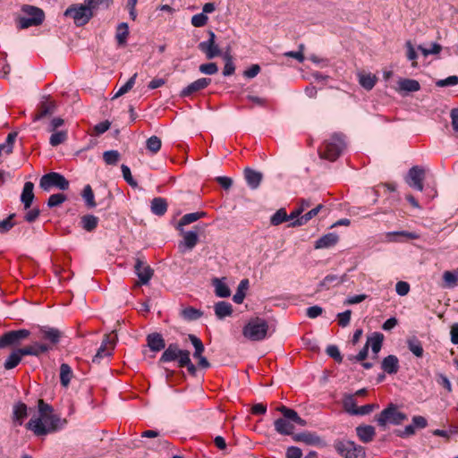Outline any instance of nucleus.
<instances>
[{"mask_svg":"<svg viewBox=\"0 0 458 458\" xmlns=\"http://www.w3.org/2000/svg\"><path fill=\"white\" fill-rule=\"evenodd\" d=\"M399 90L405 92H416L420 89L418 81L412 79H401L398 81Z\"/></svg>","mask_w":458,"mask_h":458,"instance_id":"7c9ffc66","label":"nucleus"},{"mask_svg":"<svg viewBox=\"0 0 458 458\" xmlns=\"http://www.w3.org/2000/svg\"><path fill=\"white\" fill-rule=\"evenodd\" d=\"M377 81V78L375 75L371 73H360L359 74V82L360 84L367 90H370L373 89Z\"/></svg>","mask_w":458,"mask_h":458,"instance_id":"4c0bfd02","label":"nucleus"},{"mask_svg":"<svg viewBox=\"0 0 458 458\" xmlns=\"http://www.w3.org/2000/svg\"><path fill=\"white\" fill-rule=\"evenodd\" d=\"M148 346L153 352H159L165 347L163 336L158 333L149 334L147 336Z\"/></svg>","mask_w":458,"mask_h":458,"instance_id":"393cba45","label":"nucleus"},{"mask_svg":"<svg viewBox=\"0 0 458 458\" xmlns=\"http://www.w3.org/2000/svg\"><path fill=\"white\" fill-rule=\"evenodd\" d=\"M15 215L12 214L7 218L0 221V233L9 232L14 225L13 218Z\"/></svg>","mask_w":458,"mask_h":458,"instance_id":"13d9d810","label":"nucleus"},{"mask_svg":"<svg viewBox=\"0 0 458 458\" xmlns=\"http://www.w3.org/2000/svg\"><path fill=\"white\" fill-rule=\"evenodd\" d=\"M443 279L445 283V285L449 288H453L458 285V267L454 271L444 272Z\"/></svg>","mask_w":458,"mask_h":458,"instance_id":"37998d69","label":"nucleus"},{"mask_svg":"<svg viewBox=\"0 0 458 458\" xmlns=\"http://www.w3.org/2000/svg\"><path fill=\"white\" fill-rule=\"evenodd\" d=\"M352 311L350 310L337 315L338 325L342 327H345L349 325L351 320Z\"/></svg>","mask_w":458,"mask_h":458,"instance_id":"338daca9","label":"nucleus"},{"mask_svg":"<svg viewBox=\"0 0 458 458\" xmlns=\"http://www.w3.org/2000/svg\"><path fill=\"white\" fill-rule=\"evenodd\" d=\"M244 177L251 189H257L262 180V174L250 168L244 170Z\"/></svg>","mask_w":458,"mask_h":458,"instance_id":"a878e982","label":"nucleus"},{"mask_svg":"<svg viewBox=\"0 0 458 458\" xmlns=\"http://www.w3.org/2000/svg\"><path fill=\"white\" fill-rule=\"evenodd\" d=\"M233 312V307L225 301H219L215 305V313L218 318H224L230 316Z\"/></svg>","mask_w":458,"mask_h":458,"instance_id":"473e14b6","label":"nucleus"},{"mask_svg":"<svg viewBox=\"0 0 458 458\" xmlns=\"http://www.w3.org/2000/svg\"><path fill=\"white\" fill-rule=\"evenodd\" d=\"M335 451L344 458H365V448L350 440H337L334 444Z\"/></svg>","mask_w":458,"mask_h":458,"instance_id":"39448f33","label":"nucleus"},{"mask_svg":"<svg viewBox=\"0 0 458 458\" xmlns=\"http://www.w3.org/2000/svg\"><path fill=\"white\" fill-rule=\"evenodd\" d=\"M458 84V76L452 75L444 80H439L436 82L437 87H448V86H455Z\"/></svg>","mask_w":458,"mask_h":458,"instance_id":"69168bd1","label":"nucleus"},{"mask_svg":"<svg viewBox=\"0 0 458 458\" xmlns=\"http://www.w3.org/2000/svg\"><path fill=\"white\" fill-rule=\"evenodd\" d=\"M225 64L224 67L223 74L225 76H230V75L233 74V72L235 71V66L232 61L231 55H225Z\"/></svg>","mask_w":458,"mask_h":458,"instance_id":"0e129e2a","label":"nucleus"},{"mask_svg":"<svg viewBox=\"0 0 458 458\" xmlns=\"http://www.w3.org/2000/svg\"><path fill=\"white\" fill-rule=\"evenodd\" d=\"M293 439L296 442H302L310 445H318L321 442L320 437L317 434L311 432L295 434L293 435Z\"/></svg>","mask_w":458,"mask_h":458,"instance_id":"b1692460","label":"nucleus"},{"mask_svg":"<svg viewBox=\"0 0 458 458\" xmlns=\"http://www.w3.org/2000/svg\"><path fill=\"white\" fill-rule=\"evenodd\" d=\"M216 295L220 298L229 297L231 294L229 287L218 278L213 280Z\"/></svg>","mask_w":458,"mask_h":458,"instance_id":"c9c22d12","label":"nucleus"},{"mask_svg":"<svg viewBox=\"0 0 458 458\" xmlns=\"http://www.w3.org/2000/svg\"><path fill=\"white\" fill-rule=\"evenodd\" d=\"M206 216L205 212H194L184 215L179 221L178 228L190 225Z\"/></svg>","mask_w":458,"mask_h":458,"instance_id":"ea45409f","label":"nucleus"},{"mask_svg":"<svg viewBox=\"0 0 458 458\" xmlns=\"http://www.w3.org/2000/svg\"><path fill=\"white\" fill-rule=\"evenodd\" d=\"M407 420V415L398 411L394 404H389L376 418L379 427L385 428L387 423L400 425Z\"/></svg>","mask_w":458,"mask_h":458,"instance_id":"423d86ee","label":"nucleus"},{"mask_svg":"<svg viewBox=\"0 0 458 458\" xmlns=\"http://www.w3.org/2000/svg\"><path fill=\"white\" fill-rule=\"evenodd\" d=\"M208 36V39L200 42L198 47L202 53L205 54L207 59L210 60L221 55L222 51L216 42V34L212 30H209Z\"/></svg>","mask_w":458,"mask_h":458,"instance_id":"f8f14e48","label":"nucleus"},{"mask_svg":"<svg viewBox=\"0 0 458 458\" xmlns=\"http://www.w3.org/2000/svg\"><path fill=\"white\" fill-rule=\"evenodd\" d=\"M52 135L49 139V143L51 146L53 147H56L62 143H64V141H66L67 138H68V133H67V131H52Z\"/></svg>","mask_w":458,"mask_h":458,"instance_id":"c03bdc74","label":"nucleus"},{"mask_svg":"<svg viewBox=\"0 0 458 458\" xmlns=\"http://www.w3.org/2000/svg\"><path fill=\"white\" fill-rule=\"evenodd\" d=\"M345 148V142L342 134H334L329 140H325L318 150L319 157L329 161L336 160Z\"/></svg>","mask_w":458,"mask_h":458,"instance_id":"20e7f679","label":"nucleus"},{"mask_svg":"<svg viewBox=\"0 0 458 458\" xmlns=\"http://www.w3.org/2000/svg\"><path fill=\"white\" fill-rule=\"evenodd\" d=\"M339 237L335 233H329L319 239H318L315 242V249H326L335 246L338 242Z\"/></svg>","mask_w":458,"mask_h":458,"instance_id":"412c9836","label":"nucleus"},{"mask_svg":"<svg viewBox=\"0 0 458 458\" xmlns=\"http://www.w3.org/2000/svg\"><path fill=\"white\" fill-rule=\"evenodd\" d=\"M407 344H408L409 350L416 357L420 358L423 356L424 350H423L420 341L418 338L412 337V338L408 339Z\"/></svg>","mask_w":458,"mask_h":458,"instance_id":"a19ab883","label":"nucleus"},{"mask_svg":"<svg viewBox=\"0 0 458 458\" xmlns=\"http://www.w3.org/2000/svg\"><path fill=\"white\" fill-rule=\"evenodd\" d=\"M151 212L157 216H163L167 211V202L165 199L157 197L151 200Z\"/></svg>","mask_w":458,"mask_h":458,"instance_id":"c756f323","label":"nucleus"},{"mask_svg":"<svg viewBox=\"0 0 458 458\" xmlns=\"http://www.w3.org/2000/svg\"><path fill=\"white\" fill-rule=\"evenodd\" d=\"M30 335L28 329L12 330L0 336V349L17 346Z\"/></svg>","mask_w":458,"mask_h":458,"instance_id":"1a4fd4ad","label":"nucleus"},{"mask_svg":"<svg viewBox=\"0 0 458 458\" xmlns=\"http://www.w3.org/2000/svg\"><path fill=\"white\" fill-rule=\"evenodd\" d=\"M121 170H122L123 176V179L125 180V182L128 184H130L131 187H136L137 186V182L132 178V175H131L130 168L127 165H122Z\"/></svg>","mask_w":458,"mask_h":458,"instance_id":"e2e57ef3","label":"nucleus"},{"mask_svg":"<svg viewBox=\"0 0 458 458\" xmlns=\"http://www.w3.org/2000/svg\"><path fill=\"white\" fill-rule=\"evenodd\" d=\"M345 280L346 275H344L342 276H337L336 275H328L323 279L321 284L323 286L329 288L331 285H339L344 283Z\"/></svg>","mask_w":458,"mask_h":458,"instance_id":"a18cd8bd","label":"nucleus"},{"mask_svg":"<svg viewBox=\"0 0 458 458\" xmlns=\"http://www.w3.org/2000/svg\"><path fill=\"white\" fill-rule=\"evenodd\" d=\"M134 271L139 277V281L135 283V286L147 284L154 275V270L140 257H137L135 259Z\"/></svg>","mask_w":458,"mask_h":458,"instance_id":"9b49d317","label":"nucleus"},{"mask_svg":"<svg viewBox=\"0 0 458 458\" xmlns=\"http://www.w3.org/2000/svg\"><path fill=\"white\" fill-rule=\"evenodd\" d=\"M382 369L388 374H395L399 369V360L394 355H388L382 361Z\"/></svg>","mask_w":458,"mask_h":458,"instance_id":"cd10ccee","label":"nucleus"},{"mask_svg":"<svg viewBox=\"0 0 458 458\" xmlns=\"http://www.w3.org/2000/svg\"><path fill=\"white\" fill-rule=\"evenodd\" d=\"M55 110V103L49 98L42 101L35 114L34 120H39L43 117L52 114Z\"/></svg>","mask_w":458,"mask_h":458,"instance_id":"6ab92c4d","label":"nucleus"},{"mask_svg":"<svg viewBox=\"0 0 458 458\" xmlns=\"http://www.w3.org/2000/svg\"><path fill=\"white\" fill-rule=\"evenodd\" d=\"M183 353H190L187 350H181L177 344H170L161 355V362H171L178 360L183 357Z\"/></svg>","mask_w":458,"mask_h":458,"instance_id":"2eb2a0df","label":"nucleus"},{"mask_svg":"<svg viewBox=\"0 0 458 458\" xmlns=\"http://www.w3.org/2000/svg\"><path fill=\"white\" fill-rule=\"evenodd\" d=\"M418 49L422 53L424 56H428L429 55H437L442 50V46L438 43H433L430 48L423 47L422 46H418Z\"/></svg>","mask_w":458,"mask_h":458,"instance_id":"5fc2aeb1","label":"nucleus"},{"mask_svg":"<svg viewBox=\"0 0 458 458\" xmlns=\"http://www.w3.org/2000/svg\"><path fill=\"white\" fill-rule=\"evenodd\" d=\"M211 83L210 78H200L189 84L181 93L182 97H189L195 92L206 89Z\"/></svg>","mask_w":458,"mask_h":458,"instance_id":"dca6fc26","label":"nucleus"},{"mask_svg":"<svg viewBox=\"0 0 458 458\" xmlns=\"http://www.w3.org/2000/svg\"><path fill=\"white\" fill-rule=\"evenodd\" d=\"M286 221H288V215L284 208L278 209L270 218L272 225H279Z\"/></svg>","mask_w":458,"mask_h":458,"instance_id":"09e8293b","label":"nucleus"},{"mask_svg":"<svg viewBox=\"0 0 458 458\" xmlns=\"http://www.w3.org/2000/svg\"><path fill=\"white\" fill-rule=\"evenodd\" d=\"M85 5L89 7V11L98 8L100 5H106V7H109L112 4V0H84Z\"/></svg>","mask_w":458,"mask_h":458,"instance_id":"4d7b16f0","label":"nucleus"},{"mask_svg":"<svg viewBox=\"0 0 458 458\" xmlns=\"http://www.w3.org/2000/svg\"><path fill=\"white\" fill-rule=\"evenodd\" d=\"M64 15L72 18L77 26H82L90 20L93 13L85 4H74L66 9Z\"/></svg>","mask_w":458,"mask_h":458,"instance_id":"6e6552de","label":"nucleus"},{"mask_svg":"<svg viewBox=\"0 0 458 458\" xmlns=\"http://www.w3.org/2000/svg\"><path fill=\"white\" fill-rule=\"evenodd\" d=\"M199 237L197 233L189 231L183 233V241L179 243V249L184 251L183 249L192 250L198 243Z\"/></svg>","mask_w":458,"mask_h":458,"instance_id":"5701e85b","label":"nucleus"},{"mask_svg":"<svg viewBox=\"0 0 458 458\" xmlns=\"http://www.w3.org/2000/svg\"><path fill=\"white\" fill-rule=\"evenodd\" d=\"M36 336L46 341L44 344H50L53 349L60 342L63 333L55 327L38 326Z\"/></svg>","mask_w":458,"mask_h":458,"instance_id":"9d476101","label":"nucleus"},{"mask_svg":"<svg viewBox=\"0 0 458 458\" xmlns=\"http://www.w3.org/2000/svg\"><path fill=\"white\" fill-rule=\"evenodd\" d=\"M275 429L281 435H293L294 426L285 419L280 418L275 421Z\"/></svg>","mask_w":458,"mask_h":458,"instance_id":"c85d7f7f","label":"nucleus"},{"mask_svg":"<svg viewBox=\"0 0 458 458\" xmlns=\"http://www.w3.org/2000/svg\"><path fill=\"white\" fill-rule=\"evenodd\" d=\"M81 224L84 230L92 232L98 224V218L93 215H85L81 218Z\"/></svg>","mask_w":458,"mask_h":458,"instance_id":"f704fd0d","label":"nucleus"},{"mask_svg":"<svg viewBox=\"0 0 458 458\" xmlns=\"http://www.w3.org/2000/svg\"><path fill=\"white\" fill-rule=\"evenodd\" d=\"M73 377V373L72 368L66 364L63 363L60 366V382L61 385L64 387H67Z\"/></svg>","mask_w":458,"mask_h":458,"instance_id":"2f4dec72","label":"nucleus"},{"mask_svg":"<svg viewBox=\"0 0 458 458\" xmlns=\"http://www.w3.org/2000/svg\"><path fill=\"white\" fill-rule=\"evenodd\" d=\"M28 416L27 405L23 403H17L13 405V420L17 426L22 425Z\"/></svg>","mask_w":458,"mask_h":458,"instance_id":"aec40b11","label":"nucleus"},{"mask_svg":"<svg viewBox=\"0 0 458 458\" xmlns=\"http://www.w3.org/2000/svg\"><path fill=\"white\" fill-rule=\"evenodd\" d=\"M34 184L31 182H25L21 195V201L23 203L25 208H29L34 199Z\"/></svg>","mask_w":458,"mask_h":458,"instance_id":"bb28decb","label":"nucleus"},{"mask_svg":"<svg viewBox=\"0 0 458 458\" xmlns=\"http://www.w3.org/2000/svg\"><path fill=\"white\" fill-rule=\"evenodd\" d=\"M425 178V170L418 165L412 166L406 178V182L411 188L420 191H423V181Z\"/></svg>","mask_w":458,"mask_h":458,"instance_id":"ddd939ff","label":"nucleus"},{"mask_svg":"<svg viewBox=\"0 0 458 458\" xmlns=\"http://www.w3.org/2000/svg\"><path fill=\"white\" fill-rule=\"evenodd\" d=\"M21 13L22 15L16 20L17 27L21 30L39 26L45 20L43 10L33 5L24 4Z\"/></svg>","mask_w":458,"mask_h":458,"instance_id":"f257e3e1","label":"nucleus"},{"mask_svg":"<svg viewBox=\"0 0 458 458\" xmlns=\"http://www.w3.org/2000/svg\"><path fill=\"white\" fill-rule=\"evenodd\" d=\"M343 406L346 412H348L351 415H353V411H355L358 409L354 395H345L343 400Z\"/></svg>","mask_w":458,"mask_h":458,"instance_id":"49530a36","label":"nucleus"},{"mask_svg":"<svg viewBox=\"0 0 458 458\" xmlns=\"http://www.w3.org/2000/svg\"><path fill=\"white\" fill-rule=\"evenodd\" d=\"M323 208H324V206L322 204H318L314 208L310 209V211H308L307 213L302 215L300 218L292 222L290 224V226L295 227V226H301V225L307 224L310 220H311L313 217H315Z\"/></svg>","mask_w":458,"mask_h":458,"instance_id":"4be33fe9","label":"nucleus"},{"mask_svg":"<svg viewBox=\"0 0 458 458\" xmlns=\"http://www.w3.org/2000/svg\"><path fill=\"white\" fill-rule=\"evenodd\" d=\"M129 35V27L125 22H122L118 25L116 29V40L119 45H124L126 43L127 38Z\"/></svg>","mask_w":458,"mask_h":458,"instance_id":"79ce46f5","label":"nucleus"},{"mask_svg":"<svg viewBox=\"0 0 458 458\" xmlns=\"http://www.w3.org/2000/svg\"><path fill=\"white\" fill-rule=\"evenodd\" d=\"M65 200H66V196L63 193L52 194L47 200V206L49 208H55V207L61 205Z\"/></svg>","mask_w":458,"mask_h":458,"instance_id":"6e6d98bb","label":"nucleus"},{"mask_svg":"<svg viewBox=\"0 0 458 458\" xmlns=\"http://www.w3.org/2000/svg\"><path fill=\"white\" fill-rule=\"evenodd\" d=\"M356 434L362 443H369L374 439L376 430L373 426L360 425L356 428Z\"/></svg>","mask_w":458,"mask_h":458,"instance_id":"a211bd4d","label":"nucleus"},{"mask_svg":"<svg viewBox=\"0 0 458 458\" xmlns=\"http://www.w3.org/2000/svg\"><path fill=\"white\" fill-rule=\"evenodd\" d=\"M179 368H187L190 374L195 375L196 367L192 364L190 359V353H183V357L179 360Z\"/></svg>","mask_w":458,"mask_h":458,"instance_id":"8fccbe9b","label":"nucleus"},{"mask_svg":"<svg viewBox=\"0 0 458 458\" xmlns=\"http://www.w3.org/2000/svg\"><path fill=\"white\" fill-rule=\"evenodd\" d=\"M208 17L204 13H198L192 16L191 24L194 27H203L208 23Z\"/></svg>","mask_w":458,"mask_h":458,"instance_id":"052dcab7","label":"nucleus"},{"mask_svg":"<svg viewBox=\"0 0 458 458\" xmlns=\"http://www.w3.org/2000/svg\"><path fill=\"white\" fill-rule=\"evenodd\" d=\"M146 145L151 153L156 154L160 150L162 142L157 136H151L148 139Z\"/></svg>","mask_w":458,"mask_h":458,"instance_id":"3c124183","label":"nucleus"},{"mask_svg":"<svg viewBox=\"0 0 458 458\" xmlns=\"http://www.w3.org/2000/svg\"><path fill=\"white\" fill-rule=\"evenodd\" d=\"M182 316L188 320H196L200 318L201 312L192 307H189L182 310Z\"/></svg>","mask_w":458,"mask_h":458,"instance_id":"bf43d9fd","label":"nucleus"},{"mask_svg":"<svg viewBox=\"0 0 458 458\" xmlns=\"http://www.w3.org/2000/svg\"><path fill=\"white\" fill-rule=\"evenodd\" d=\"M50 419L51 425H46L42 421V418H31L26 424V428L27 429L31 430L34 435L40 437L53 433L59 428H62L67 423L65 419L62 420L60 417H52Z\"/></svg>","mask_w":458,"mask_h":458,"instance_id":"7ed1b4c3","label":"nucleus"},{"mask_svg":"<svg viewBox=\"0 0 458 458\" xmlns=\"http://www.w3.org/2000/svg\"><path fill=\"white\" fill-rule=\"evenodd\" d=\"M21 358L23 356H40L43 353H46L52 350V346L47 344H40L38 342H35L32 344L26 345L23 348H17Z\"/></svg>","mask_w":458,"mask_h":458,"instance_id":"4468645a","label":"nucleus"},{"mask_svg":"<svg viewBox=\"0 0 458 458\" xmlns=\"http://www.w3.org/2000/svg\"><path fill=\"white\" fill-rule=\"evenodd\" d=\"M249 287V280L243 279L240 282L237 292L233 295V300L235 303L241 304L242 303L244 298H245V292L247 291Z\"/></svg>","mask_w":458,"mask_h":458,"instance_id":"58836bf2","label":"nucleus"},{"mask_svg":"<svg viewBox=\"0 0 458 458\" xmlns=\"http://www.w3.org/2000/svg\"><path fill=\"white\" fill-rule=\"evenodd\" d=\"M21 359L22 358L20 355L18 350L14 349L10 353V355L7 357V359L5 360V361L4 363V369H7V370L14 369L15 367H17L19 365V363L21 362Z\"/></svg>","mask_w":458,"mask_h":458,"instance_id":"e433bc0d","label":"nucleus"},{"mask_svg":"<svg viewBox=\"0 0 458 458\" xmlns=\"http://www.w3.org/2000/svg\"><path fill=\"white\" fill-rule=\"evenodd\" d=\"M326 352H327V354L328 356H330L331 358H333L335 360H336L338 362L342 361L343 358H342V355H341L340 351L337 346L329 345V346H327Z\"/></svg>","mask_w":458,"mask_h":458,"instance_id":"774afa93","label":"nucleus"},{"mask_svg":"<svg viewBox=\"0 0 458 458\" xmlns=\"http://www.w3.org/2000/svg\"><path fill=\"white\" fill-rule=\"evenodd\" d=\"M268 323L262 318H251L242 328V335L253 342L262 341L267 336Z\"/></svg>","mask_w":458,"mask_h":458,"instance_id":"f03ea898","label":"nucleus"},{"mask_svg":"<svg viewBox=\"0 0 458 458\" xmlns=\"http://www.w3.org/2000/svg\"><path fill=\"white\" fill-rule=\"evenodd\" d=\"M114 348V342L110 340L109 336H106L103 341L101 346L98 348L96 355L93 357L92 361L99 363L100 360L108 357L112 354V351Z\"/></svg>","mask_w":458,"mask_h":458,"instance_id":"f3484780","label":"nucleus"},{"mask_svg":"<svg viewBox=\"0 0 458 458\" xmlns=\"http://www.w3.org/2000/svg\"><path fill=\"white\" fill-rule=\"evenodd\" d=\"M199 69L200 72H202L204 74H208V75L215 74L218 71V67L215 63H208V64H200Z\"/></svg>","mask_w":458,"mask_h":458,"instance_id":"680f3d73","label":"nucleus"},{"mask_svg":"<svg viewBox=\"0 0 458 458\" xmlns=\"http://www.w3.org/2000/svg\"><path fill=\"white\" fill-rule=\"evenodd\" d=\"M119 158L120 154L117 150H108L103 154V159L106 165H116Z\"/></svg>","mask_w":458,"mask_h":458,"instance_id":"864d4df0","label":"nucleus"},{"mask_svg":"<svg viewBox=\"0 0 458 458\" xmlns=\"http://www.w3.org/2000/svg\"><path fill=\"white\" fill-rule=\"evenodd\" d=\"M383 340L384 335L381 333H374L368 338L366 344H368V347L370 345L372 352L377 354L381 349Z\"/></svg>","mask_w":458,"mask_h":458,"instance_id":"72a5a7b5","label":"nucleus"},{"mask_svg":"<svg viewBox=\"0 0 458 458\" xmlns=\"http://www.w3.org/2000/svg\"><path fill=\"white\" fill-rule=\"evenodd\" d=\"M136 78H137V73H134L128 80V81L118 89V91L114 94V98H119V97L124 95L125 93H127L128 91H130L135 84Z\"/></svg>","mask_w":458,"mask_h":458,"instance_id":"603ef678","label":"nucleus"},{"mask_svg":"<svg viewBox=\"0 0 458 458\" xmlns=\"http://www.w3.org/2000/svg\"><path fill=\"white\" fill-rule=\"evenodd\" d=\"M39 185L46 191H50L53 187L65 191L69 188V182L64 175L51 172L41 177Z\"/></svg>","mask_w":458,"mask_h":458,"instance_id":"0eeeda50","label":"nucleus"},{"mask_svg":"<svg viewBox=\"0 0 458 458\" xmlns=\"http://www.w3.org/2000/svg\"><path fill=\"white\" fill-rule=\"evenodd\" d=\"M82 198L86 202V205L89 208H93L97 206L94 199V193L90 185H86L82 191Z\"/></svg>","mask_w":458,"mask_h":458,"instance_id":"de8ad7c7","label":"nucleus"}]
</instances>
